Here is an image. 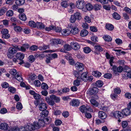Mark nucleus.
I'll return each instance as SVG.
<instances>
[{"label": "nucleus", "mask_w": 131, "mask_h": 131, "mask_svg": "<svg viewBox=\"0 0 131 131\" xmlns=\"http://www.w3.org/2000/svg\"><path fill=\"white\" fill-rule=\"evenodd\" d=\"M101 8V6L100 4H95L93 7V9L96 11L100 9Z\"/></svg>", "instance_id": "obj_24"}, {"label": "nucleus", "mask_w": 131, "mask_h": 131, "mask_svg": "<svg viewBox=\"0 0 131 131\" xmlns=\"http://www.w3.org/2000/svg\"><path fill=\"white\" fill-rule=\"evenodd\" d=\"M32 125H34L35 127V129H38L41 126H43V125L40 124L39 122L38 123L36 122H35L34 123H33V124Z\"/></svg>", "instance_id": "obj_27"}, {"label": "nucleus", "mask_w": 131, "mask_h": 131, "mask_svg": "<svg viewBox=\"0 0 131 131\" xmlns=\"http://www.w3.org/2000/svg\"><path fill=\"white\" fill-rule=\"evenodd\" d=\"M61 5L62 7L65 8L69 6V4L67 2H62Z\"/></svg>", "instance_id": "obj_47"}, {"label": "nucleus", "mask_w": 131, "mask_h": 131, "mask_svg": "<svg viewBox=\"0 0 131 131\" xmlns=\"http://www.w3.org/2000/svg\"><path fill=\"white\" fill-rule=\"evenodd\" d=\"M35 85L37 87H39L40 86L41 83L38 80H36L34 82Z\"/></svg>", "instance_id": "obj_46"}, {"label": "nucleus", "mask_w": 131, "mask_h": 131, "mask_svg": "<svg viewBox=\"0 0 131 131\" xmlns=\"http://www.w3.org/2000/svg\"><path fill=\"white\" fill-rule=\"evenodd\" d=\"M71 48L75 50H77L80 48V46L79 44L76 42L71 43Z\"/></svg>", "instance_id": "obj_13"}, {"label": "nucleus", "mask_w": 131, "mask_h": 131, "mask_svg": "<svg viewBox=\"0 0 131 131\" xmlns=\"http://www.w3.org/2000/svg\"><path fill=\"white\" fill-rule=\"evenodd\" d=\"M84 20L85 22L90 23L91 22V19L89 16H85L84 17Z\"/></svg>", "instance_id": "obj_45"}, {"label": "nucleus", "mask_w": 131, "mask_h": 131, "mask_svg": "<svg viewBox=\"0 0 131 131\" xmlns=\"http://www.w3.org/2000/svg\"><path fill=\"white\" fill-rule=\"evenodd\" d=\"M85 7L86 9L88 10H91L93 8V6L90 3H87Z\"/></svg>", "instance_id": "obj_35"}, {"label": "nucleus", "mask_w": 131, "mask_h": 131, "mask_svg": "<svg viewBox=\"0 0 131 131\" xmlns=\"http://www.w3.org/2000/svg\"><path fill=\"white\" fill-rule=\"evenodd\" d=\"M26 129L27 131H32L35 129V127L33 125L29 124L25 126Z\"/></svg>", "instance_id": "obj_19"}, {"label": "nucleus", "mask_w": 131, "mask_h": 131, "mask_svg": "<svg viewBox=\"0 0 131 131\" xmlns=\"http://www.w3.org/2000/svg\"><path fill=\"white\" fill-rule=\"evenodd\" d=\"M73 74L75 75L77 79L80 78V76L78 72L76 70H74L73 71Z\"/></svg>", "instance_id": "obj_48"}, {"label": "nucleus", "mask_w": 131, "mask_h": 131, "mask_svg": "<svg viewBox=\"0 0 131 131\" xmlns=\"http://www.w3.org/2000/svg\"><path fill=\"white\" fill-rule=\"evenodd\" d=\"M112 77V75L110 73H107L105 74L104 75V77L107 79H110Z\"/></svg>", "instance_id": "obj_52"}, {"label": "nucleus", "mask_w": 131, "mask_h": 131, "mask_svg": "<svg viewBox=\"0 0 131 131\" xmlns=\"http://www.w3.org/2000/svg\"><path fill=\"white\" fill-rule=\"evenodd\" d=\"M15 3L17 5L20 6L25 3V0H16Z\"/></svg>", "instance_id": "obj_30"}, {"label": "nucleus", "mask_w": 131, "mask_h": 131, "mask_svg": "<svg viewBox=\"0 0 131 131\" xmlns=\"http://www.w3.org/2000/svg\"><path fill=\"white\" fill-rule=\"evenodd\" d=\"M75 66L76 69L79 71H82L84 68L83 64L79 62H77L75 64Z\"/></svg>", "instance_id": "obj_6"}, {"label": "nucleus", "mask_w": 131, "mask_h": 131, "mask_svg": "<svg viewBox=\"0 0 131 131\" xmlns=\"http://www.w3.org/2000/svg\"><path fill=\"white\" fill-rule=\"evenodd\" d=\"M128 125V123L126 121H123L122 122V125L123 128H125Z\"/></svg>", "instance_id": "obj_63"}, {"label": "nucleus", "mask_w": 131, "mask_h": 131, "mask_svg": "<svg viewBox=\"0 0 131 131\" xmlns=\"http://www.w3.org/2000/svg\"><path fill=\"white\" fill-rule=\"evenodd\" d=\"M62 123V122L60 120L57 119L56 120L55 123L57 126L60 125Z\"/></svg>", "instance_id": "obj_61"}, {"label": "nucleus", "mask_w": 131, "mask_h": 131, "mask_svg": "<svg viewBox=\"0 0 131 131\" xmlns=\"http://www.w3.org/2000/svg\"><path fill=\"white\" fill-rule=\"evenodd\" d=\"M125 97L128 99H131V94L129 92H127L125 95Z\"/></svg>", "instance_id": "obj_64"}, {"label": "nucleus", "mask_w": 131, "mask_h": 131, "mask_svg": "<svg viewBox=\"0 0 131 131\" xmlns=\"http://www.w3.org/2000/svg\"><path fill=\"white\" fill-rule=\"evenodd\" d=\"M69 60V62L70 64L72 65H73L74 64V60L71 57H70L69 58H68Z\"/></svg>", "instance_id": "obj_60"}, {"label": "nucleus", "mask_w": 131, "mask_h": 131, "mask_svg": "<svg viewBox=\"0 0 131 131\" xmlns=\"http://www.w3.org/2000/svg\"><path fill=\"white\" fill-rule=\"evenodd\" d=\"M15 78L18 81L22 82L23 81L22 78L19 73L17 74V75L15 77Z\"/></svg>", "instance_id": "obj_34"}, {"label": "nucleus", "mask_w": 131, "mask_h": 131, "mask_svg": "<svg viewBox=\"0 0 131 131\" xmlns=\"http://www.w3.org/2000/svg\"><path fill=\"white\" fill-rule=\"evenodd\" d=\"M69 32V33H67L68 34H70V33L73 35L77 34L79 32V29L76 27H74L73 28L71 31H68Z\"/></svg>", "instance_id": "obj_12"}, {"label": "nucleus", "mask_w": 131, "mask_h": 131, "mask_svg": "<svg viewBox=\"0 0 131 131\" xmlns=\"http://www.w3.org/2000/svg\"><path fill=\"white\" fill-rule=\"evenodd\" d=\"M93 75L96 77H100L101 75V73L98 71H95L93 73Z\"/></svg>", "instance_id": "obj_55"}, {"label": "nucleus", "mask_w": 131, "mask_h": 131, "mask_svg": "<svg viewBox=\"0 0 131 131\" xmlns=\"http://www.w3.org/2000/svg\"><path fill=\"white\" fill-rule=\"evenodd\" d=\"M80 104V102L78 100L73 99L70 102V105L73 106H78Z\"/></svg>", "instance_id": "obj_11"}, {"label": "nucleus", "mask_w": 131, "mask_h": 131, "mask_svg": "<svg viewBox=\"0 0 131 131\" xmlns=\"http://www.w3.org/2000/svg\"><path fill=\"white\" fill-rule=\"evenodd\" d=\"M79 108L80 111L82 113L87 112V107L84 105H82Z\"/></svg>", "instance_id": "obj_28"}, {"label": "nucleus", "mask_w": 131, "mask_h": 131, "mask_svg": "<svg viewBox=\"0 0 131 131\" xmlns=\"http://www.w3.org/2000/svg\"><path fill=\"white\" fill-rule=\"evenodd\" d=\"M90 102L95 107H97L99 105L98 102L96 100L94 99L91 100Z\"/></svg>", "instance_id": "obj_32"}, {"label": "nucleus", "mask_w": 131, "mask_h": 131, "mask_svg": "<svg viewBox=\"0 0 131 131\" xmlns=\"http://www.w3.org/2000/svg\"><path fill=\"white\" fill-rule=\"evenodd\" d=\"M55 29V27L52 25L50 26L49 27H46L45 29L46 30L48 31H49L51 30H54Z\"/></svg>", "instance_id": "obj_50"}, {"label": "nucleus", "mask_w": 131, "mask_h": 131, "mask_svg": "<svg viewBox=\"0 0 131 131\" xmlns=\"http://www.w3.org/2000/svg\"><path fill=\"white\" fill-rule=\"evenodd\" d=\"M91 50V49L88 47H85L83 48V51L85 53H90Z\"/></svg>", "instance_id": "obj_42"}, {"label": "nucleus", "mask_w": 131, "mask_h": 131, "mask_svg": "<svg viewBox=\"0 0 131 131\" xmlns=\"http://www.w3.org/2000/svg\"><path fill=\"white\" fill-rule=\"evenodd\" d=\"M14 30L17 32H20L22 30V28L19 26H15L14 27Z\"/></svg>", "instance_id": "obj_33"}, {"label": "nucleus", "mask_w": 131, "mask_h": 131, "mask_svg": "<svg viewBox=\"0 0 131 131\" xmlns=\"http://www.w3.org/2000/svg\"><path fill=\"white\" fill-rule=\"evenodd\" d=\"M85 4L84 0H78L76 2V7L79 9H83L84 7Z\"/></svg>", "instance_id": "obj_3"}, {"label": "nucleus", "mask_w": 131, "mask_h": 131, "mask_svg": "<svg viewBox=\"0 0 131 131\" xmlns=\"http://www.w3.org/2000/svg\"><path fill=\"white\" fill-rule=\"evenodd\" d=\"M98 114L99 117L102 119H105L107 117V115L103 111H100L99 112Z\"/></svg>", "instance_id": "obj_15"}, {"label": "nucleus", "mask_w": 131, "mask_h": 131, "mask_svg": "<svg viewBox=\"0 0 131 131\" xmlns=\"http://www.w3.org/2000/svg\"><path fill=\"white\" fill-rule=\"evenodd\" d=\"M36 25V27L37 28L40 29H43L45 28V25L41 22H37Z\"/></svg>", "instance_id": "obj_22"}, {"label": "nucleus", "mask_w": 131, "mask_h": 131, "mask_svg": "<svg viewBox=\"0 0 131 131\" xmlns=\"http://www.w3.org/2000/svg\"><path fill=\"white\" fill-rule=\"evenodd\" d=\"M88 72H84L80 76V79L81 80L85 82L87 81L88 80Z\"/></svg>", "instance_id": "obj_10"}, {"label": "nucleus", "mask_w": 131, "mask_h": 131, "mask_svg": "<svg viewBox=\"0 0 131 131\" xmlns=\"http://www.w3.org/2000/svg\"><path fill=\"white\" fill-rule=\"evenodd\" d=\"M16 56L17 59L21 61L19 63V64L21 65L24 63V61L23 59L24 57V55L23 53L21 52H18L16 54Z\"/></svg>", "instance_id": "obj_4"}, {"label": "nucleus", "mask_w": 131, "mask_h": 131, "mask_svg": "<svg viewBox=\"0 0 131 131\" xmlns=\"http://www.w3.org/2000/svg\"><path fill=\"white\" fill-rule=\"evenodd\" d=\"M38 121L39 124L43 125V126H44L45 124H48L50 122L51 119L46 118L43 119V118H41V119H39Z\"/></svg>", "instance_id": "obj_5"}, {"label": "nucleus", "mask_w": 131, "mask_h": 131, "mask_svg": "<svg viewBox=\"0 0 131 131\" xmlns=\"http://www.w3.org/2000/svg\"><path fill=\"white\" fill-rule=\"evenodd\" d=\"M88 34V32L87 30L83 29L81 30L80 35L82 37H84L86 36Z\"/></svg>", "instance_id": "obj_26"}, {"label": "nucleus", "mask_w": 131, "mask_h": 131, "mask_svg": "<svg viewBox=\"0 0 131 131\" xmlns=\"http://www.w3.org/2000/svg\"><path fill=\"white\" fill-rule=\"evenodd\" d=\"M8 91L10 92L14 93L16 91V89L13 87H10L8 88Z\"/></svg>", "instance_id": "obj_51"}, {"label": "nucleus", "mask_w": 131, "mask_h": 131, "mask_svg": "<svg viewBox=\"0 0 131 131\" xmlns=\"http://www.w3.org/2000/svg\"><path fill=\"white\" fill-rule=\"evenodd\" d=\"M6 10V9L4 8L0 9V16L3 15L5 13Z\"/></svg>", "instance_id": "obj_53"}, {"label": "nucleus", "mask_w": 131, "mask_h": 131, "mask_svg": "<svg viewBox=\"0 0 131 131\" xmlns=\"http://www.w3.org/2000/svg\"><path fill=\"white\" fill-rule=\"evenodd\" d=\"M94 48L96 51L101 52L103 51V48L97 45L95 46Z\"/></svg>", "instance_id": "obj_44"}, {"label": "nucleus", "mask_w": 131, "mask_h": 131, "mask_svg": "<svg viewBox=\"0 0 131 131\" xmlns=\"http://www.w3.org/2000/svg\"><path fill=\"white\" fill-rule=\"evenodd\" d=\"M76 19L74 16L73 15H72L70 19V21L71 23H73L75 22Z\"/></svg>", "instance_id": "obj_56"}, {"label": "nucleus", "mask_w": 131, "mask_h": 131, "mask_svg": "<svg viewBox=\"0 0 131 131\" xmlns=\"http://www.w3.org/2000/svg\"><path fill=\"white\" fill-rule=\"evenodd\" d=\"M113 116L117 118H120L122 117V112L119 111H116L113 113Z\"/></svg>", "instance_id": "obj_14"}, {"label": "nucleus", "mask_w": 131, "mask_h": 131, "mask_svg": "<svg viewBox=\"0 0 131 131\" xmlns=\"http://www.w3.org/2000/svg\"><path fill=\"white\" fill-rule=\"evenodd\" d=\"M22 105L21 103L19 102H18L16 105V108L20 110L22 108Z\"/></svg>", "instance_id": "obj_49"}, {"label": "nucleus", "mask_w": 131, "mask_h": 131, "mask_svg": "<svg viewBox=\"0 0 131 131\" xmlns=\"http://www.w3.org/2000/svg\"><path fill=\"white\" fill-rule=\"evenodd\" d=\"M8 30L6 29H3L1 31V33L2 34V35H4L8 34Z\"/></svg>", "instance_id": "obj_59"}, {"label": "nucleus", "mask_w": 131, "mask_h": 131, "mask_svg": "<svg viewBox=\"0 0 131 131\" xmlns=\"http://www.w3.org/2000/svg\"><path fill=\"white\" fill-rule=\"evenodd\" d=\"M1 85L3 88H6L9 86V84L5 82L2 83Z\"/></svg>", "instance_id": "obj_58"}, {"label": "nucleus", "mask_w": 131, "mask_h": 131, "mask_svg": "<svg viewBox=\"0 0 131 131\" xmlns=\"http://www.w3.org/2000/svg\"><path fill=\"white\" fill-rule=\"evenodd\" d=\"M122 113L123 115L127 116L130 115V111L129 109L126 108L122 110Z\"/></svg>", "instance_id": "obj_16"}, {"label": "nucleus", "mask_w": 131, "mask_h": 131, "mask_svg": "<svg viewBox=\"0 0 131 131\" xmlns=\"http://www.w3.org/2000/svg\"><path fill=\"white\" fill-rule=\"evenodd\" d=\"M13 14V11L12 10H10L8 11L6 13V15L8 17H10L12 16Z\"/></svg>", "instance_id": "obj_54"}, {"label": "nucleus", "mask_w": 131, "mask_h": 131, "mask_svg": "<svg viewBox=\"0 0 131 131\" xmlns=\"http://www.w3.org/2000/svg\"><path fill=\"white\" fill-rule=\"evenodd\" d=\"M103 38L105 40L108 42L111 41L112 40V38L110 36L108 35H105L103 37Z\"/></svg>", "instance_id": "obj_31"}, {"label": "nucleus", "mask_w": 131, "mask_h": 131, "mask_svg": "<svg viewBox=\"0 0 131 131\" xmlns=\"http://www.w3.org/2000/svg\"><path fill=\"white\" fill-rule=\"evenodd\" d=\"M114 91V93L115 94H120L121 92V91L120 89L118 87L115 88Z\"/></svg>", "instance_id": "obj_37"}, {"label": "nucleus", "mask_w": 131, "mask_h": 131, "mask_svg": "<svg viewBox=\"0 0 131 131\" xmlns=\"http://www.w3.org/2000/svg\"><path fill=\"white\" fill-rule=\"evenodd\" d=\"M112 69L113 72V73L116 75L118 74V73H121L123 71V68L121 66H119L118 67L117 66H113Z\"/></svg>", "instance_id": "obj_2"}, {"label": "nucleus", "mask_w": 131, "mask_h": 131, "mask_svg": "<svg viewBox=\"0 0 131 131\" xmlns=\"http://www.w3.org/2000/svg\"><path fill=\"white\" fill-rule=\"evenodd\" d=\"M8 52L10 54H14L17 52V50L14 48H9L8 50Z\"/></svg>", "instance_id": "obj_20"}, {"label": "nucleus", "mask_w": 131, "mask_h": 131, "mask_svg": "<svg viewBox=\"0 0 131 131\" xmlns=\"http://www.w3.org/2000/svg\"><path fill=\"white\" fill-rule=\"evenodd\" d=\"M49 56L52 59V60L53 59L57 58L58 57V55L56 53H53L51 54Z\"/></svg>", "instance_id": "obj_62"}, {"label": "nucleus", "mask_w": 131, "mask_h": 131, "mask_svg": "<svg viewBox=\"0 0 131 131\" xmlns=\"http://www.w3.org/2000/svg\"><path fill=\"white\" fill-rule=\"evenodd\" d=\"M106 29L108 30H112L114 28L113 26L111 24H107L105 26Z\"/></svg>", "instance_id": "obj_39"}, {"label": "nucleus", "mask_w": 131, "mask_h": 131, "mask_svg": "<svg viewBox=\"0 0 131 131\" xmlns=\"http://www.w3.org/2000/svg\"><path fill=\"white\" fill-rule=\"evenodd\" d=\"M41 88L44 90H46L48 89V86L46 83H42L41 84Z\"/></svg>", "instance_id": "obj_43"}, {"label": "nucleus", "mask_w": 131, "mask_h": 131, "mask_svg": "<svg viewBox=\"0 0 131 131\" xmlns=\"http://www.w3.org/2000/svg\"><path fill=\"white\" fill-rule=\"evenodd\" d=\"M28 24L29 26L35 28L36 27V23L33 21H30Z\"/></svg>", "instance_id": "obj_36"}, {"label": "nucleus", "mask_w": 131, "mask_h": 131, "mask_svg": "<svg viewBox=\"0 0 131 131\" xmlns=\"http://www.w3.org/2000/svg\"><path fill=\"white\" fill-rule=\"evenodd\" d=\"M103 84V82L102 81L98 80L96 81L95 86L98 87H100L102 86Z\"/></svg>", "instance_id": "obj_23"}, {"label": "nucleus", "mask_w": 131, "mask_h": 131, "mask_svg": "<svg viewBox=\"0 0 131 131\" xmlns=\"http://www.w3.org/2000/svg\"><path fill=\"white\" fill-rule=\"evenodd\" d=\"M71 49V45L70 46L69 44H65L64 45V48L61 49L60 51L61 52L66 53V51H69Z\"/></svg>", "instance_id": "obj_7"}, {"label": "nucleus", "mask_w": 131, "mask_h": 131, "mask_svg": "<svg viewBox=\"0 0 131 131\" xmlns=\"http://www.w3.org/2000/svg\"><path fill=\"white\" fill-rule=\"evenodd\" d=\"M9 72L12 75H16L18 73L17 72L16 70L14 69L10 70L9 71Z\"/></svg>", "instance_id": "obj_41"}, {"label": "nucleus", "mask_w": 131, "mask_h": 131, "mask_svg": "<svg viewBox=\"0 0 131 131\" xmlns=\"http://www.w3.org/2000/svg\"><path fill=\"white\" fill-rule=\"evenodd\" d=\"M113 18L117 20H119L121 19V16L117 13L115 12L112 14Z\"/></svg>", "instance_id": "obj_21"}, {"label": "nucleus", "mask_w": 131, "mask_h": 131, "mask_svg": "<svg viewBox=\"0 0 131 131\" xmlns=\"http://www.w3.org/2000/svg\"><path fill=\"white\" fill-rule=\"evenodd\" d=\"M41 113V116L42 117H45L47 116L49 113L48 111L47 110H45L42 111Z\"/></svg>", "instance_id": "obj_25"}, {"label": "nucleus", "mask_w": 131, "mask_h": 131, "mask_svg": "<svg viewBox=\"0 0 131 131\" xmlns=\"http://www.w3.org/2000/svg\"><path fill=\"white\" fill-rule=\"evenodd\" d=\"M124 10L127 13L131 14V9L127 7H125L124 9Z\"/></svg>", "instance_id": "obj_57"}, {"label": "nucleus", "mask_w": 131, "mask_h": 131, "mask_svg": "<svg viewBox=\"0 0 131 131\" xmlns=\"http://www.w3.org/2000/svg\"><path fill=\"white\" fill-rule=\"evenodd\" d=\"M50 98L48 97H46V100L49 105L52 106H53L55 104L54 101L52 100H54L56 103L59 102L60 101V98L54 95H50Z\"/></svg>", "instance_id": "obj_1"}, {"label": "nucleus", "mask_w": 131, "mask_h": 131, "mask_svg": "<svg viewBox=\"0 0 131 131\" xmlns=\"http://www.w3.org/2000/svg\"><path fill=\"white\" fill-rule=\"evenodd\" d=\"M19 18L21 20L24 21H25L27 19L26 15L24 13H20Z\"/></svg>", "instance_id": "obj_29"}, {"label": "nucleus", "mask_w": 131, "mask_h": 131, "mask_svg": "<svg viewBox=\"0 0 131 131\" xmlns=\"http://www.w3.org/2000/svg\"><path fill=\"white\" fill-rule=\"evenodd\" d=\"M39 110L41 111L46 110L47 108L46 104L45 103L40 104L39 106Z\"/></svg>", "instance_id": "obj_18"}, {"label": "nucleus", "mask_w": 131, "mask_h": 131, "mask_svg": "<svg viewBox=\"0 0 131 131\" xmlns=\"http://www.w3.org/2000/svg\"><path fill=\"white\" fill-rule=\"evenodd\" d=\"M73 16H74L76 19L80 20L81 18L80 13L77 12L74 13Z\"/></svg>", "instance_id": "obj_40"}, {"label": "nucleus", "mask_w": 131, "mask_h": 131, "mask_svg": "<svg viewBox=\"0 0 131 131\" xmlns=\"http://www.w3.org/2000/svg\"><path fill=\"white\" fill-rule=\"evenodd\" d=\"M8 127V125L6 123H1L0 125V129L4 130H7Z\"/></svg>", "instance_id": "obj_17"}, {"label": "nucleus", "mask_w": 131, "mask_h": 131, "mask_svg": "<svg viewBox=\"0 0 131 131\" xmlns=\"http://www.w3.org/2000/svg\"><path fill=\"white\" fill-rule=\"evenodd\" d=\"M81 81L80 78L77 79L74 81V84L76 86H78L80 84V83Z\"/></svg>", "instance_id": "obj_38"}, {"label": "nucleus", "mask_w": 131, "mask_h": 131, "mask_svg": "<svg viewBox=\"0 0 131 131\" xmlns=\"http://www.w3.org/2000/svg\"><path fill=\"white\" fill-rule=\"evenodd\" d=\"M98 92V89L96 87L90 88L89 90L88 93L90 95H92Z\"/></svg>", "instance_id": "obj_9"}, {"label": "nucleus", "mask_w": 131, "mask_h": 131, "mask_svg": "<svg viewBox=\"0 0 131 131\" xmlns=\"http://www.w3.org/2000/svg\"><path fill=\"white\" fill-rule=\"evenodd\" d=\"M64 41L61 39H54L52 40V43L53 45H55L56 44L58 45L57 44H63Z\"/></svg>", "instance_id": "obj_8"}]
</instances>
